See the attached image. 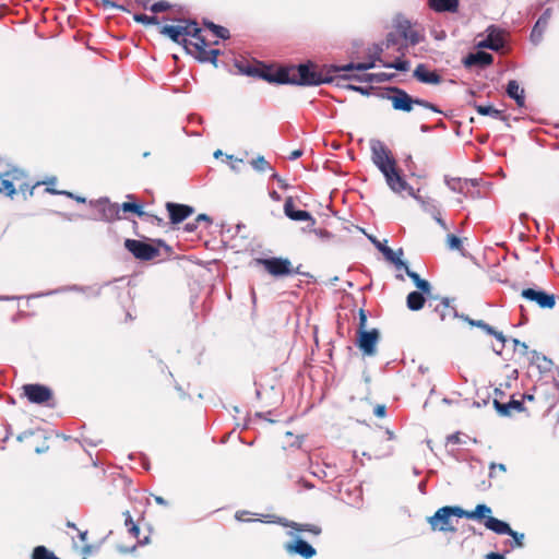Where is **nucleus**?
<instances>
[{
  "label": "nucleus",
  "instance_id": "15",
  "mask_svg": "<svg viewBox=\"0 0 559 559\" xmlns=\"http://www.w3.org/2000/svg\"><path fill=\"white\" fill-rule=\"evenodd\" d=\"M414 76L421 83L437 85L442 78L436 71H430L425 64H418L414 70Z\"/></svg>",
  "mask_w": 559,
  "mask_h": 559
},
{
  "label": "nucleus",
  "instance_id": "55",
  "mask_svg": "<svg viewBox=\"0 0 559 559\" xmlns=\"http://www.w3.org/2000/svg\"><path fill=\"white\" fill-rule=\"evenodd\" d=\"M124 516H126L124 524H126V526H127L128 528H130L132 524H135V523L133 522L132 516H131V514H130V512H129V511L124 512Z\"/></svg>",
  "mask_w": 559,
  "mask_h": 559
},
{
  "label": "nucleus",
  "instance_id": "20",
  "mask_svg": "<svg viewBox=\"0 0 559 559\" xmlns=\"http://www.w3.org/2000/svg\"><path fill=\"white\" fill-rule=\"evenodd\" d=\"M493 58L490 53L485 51H477L474 53H469L464 59V66L471 68L473 66L485 67L492 62Z\"/></svg>",
  "mask_w": 559,
  "mask_h": 559
},
{
  "label": "nucleus",
  "instance_id": "61",
  "mask_svg": "<svg viewBox=\"0 0 559 559\" xmlns=\"http://www.w3.org/2000/svg\"><path fill=\"white\" fill-rule=\"evenodd\" d=\"M270 197H271L274 201H280V199H281L280 194H278L276 191H272V192H270Z\"/></svg>",
  "mask_w": 559,
  "mask_h": 559
},
{
  "label": "nucleus",
  "instance_id": "57",
  "mask_svg": "<svg viewBox=\"0 0 559 559\" xmlns=\"http://www.w3.org/2000/svg\"><path fill=\"white\" fill-rule=\"evenodd\" d=\"M129 532L134 536V537H138L139 536V533H140V528L136 524H132L131 527L129 528Z\"/></svg>",
  "mask_w": 559,
  "mask_h": 559
},
{
  "label": "nucleus",
  "instance_id": "47",
  "mask_svg": "<svg viewBox=\"0 0 559 559\" xmlns=\"http://www.w3.org/2000/svg\"><path fill=\"white\" fill-rule=\"evenodd\" d=\"M512 342H513L515 347L518 346V348H521L523 355H526L528 353V350H527L528 347H527L526 343L521 342V341H519L516 338H513Z\"/></svg>",
  "mask_w": 559,
  "mask_h": 559
},
{
  "label": "nucleus",
  "instance_id": "11",
  "mask_svg": "<svg viewBox=\"0 0 559 559\" xmlns=\"http://www.w3.org/2000/svg\"><path fill=\"white\" fill-rule=\"evenodd\" d=\"M522 297L536 302L540 308L552 309L556 305L555 296L543 290L525 288L521 293Z\"/></svg>",
  "mask_w": 559,
  "mask_h": 559
},
{
  "label": "nucleus",
  "instance_id": "48",
  "mask_svg": "<svg viewBox=\"0 0 559 559\" xmlns=\"http://www.w3.org/2000/svg\"><path fill=\"white\" fill-rule=\"evenodd\" d=\"M433 219L444 229L448 230L445 222L441 218L440 210L437 211V215H431Z\"/></svg>",
  "mask_w": 559,
  "mask_h": 559
},
{
  "label": "nucleus",
  "instance_id": "64",
  "mask_svg": "<svg viewBox=\"0 0 559 559\" xmlns=\"http://www.w3.org/2000/svg\"><path fill=\"white\" fill-rule=\"evenodd\" d=\"M86 536H87V532H86V531H85V532H81V533H80V539H81L82 542H85V540H86Z\"/></svg>",
  "mask_w": 559,
  "mask_h": 559
},
{
  "label": "nucleus",
  "instance_id": "33",
  "mask_svg": "<svg viewBox=\"0 0 559 559\" xmlns=\"http://www.w3.org/2000/svg\"><path fill=\"white\" fill-rule=\"evenodd\" d=\"M32 559H60L45 546H37L33 550Z\"/></svg>",
  "mask_w": 559,
  "mask_h": 559
},
{
  "label": "nucleus",
  "instance_id": "23",
  "mask_svg": "<svg viewBox=\"0 0 559 559\" xmlns=\"http://www.w3.org/2000/svg\"><path fill=\"white\" fill-rule=\"evenodd\" d=\"M495 406L498 413L502 416H509L513 412L523 411V403L521 401L511 400L509 403L502 404L495 400Z\"/></svg>",
  "mask_w": 559,
  "mask_h": 559
},
{
  "label": "nucleus",
  "instance_id": "30",
  "mask_svg": "<svg viewBox=\"0 0 559 559\" xmlns=\"http://www.w3.org/2000/svg\"><path fill=\"white\" fill-rule=\"evenodd\" d=\"M347 79H354L358 82L372 83V82H383L385 80L384 73H364V74H349L346 76Z\"/></svg>",
  "mask_w": 559,
  "mask_h": 559
},
{
  "label": "nucleus",
  "instance_id": "56",
  "mask_svg": "<svg viewBox=\"0 0 559 559\" xmlns=\"http://www.w3.org/2000/svg\"><path fill=\"white\" fill-rule=\"evenodd\" d=\"M486 557H487V559H506L504 555L499 554V552H490Z\"/></svg>",
  "mask_w": 559,
  "mask_h": 559
},
{
  "label": "nucleus",
  "instance_id": "26",
  "mask_svg": "<svg viewBox=\"0 0 559 559\" xmlns=\"http://www.w3.org/2000/svg\"><path fill=\"white\" fill-rule=\"evenodd\" d=\"M491 509L486 504H477L475 510L473 511H465L463 510L462 518L471 519V520H481L487 519V516H490Z\"/></svg>",
  "mask_w": 559,
  "mask_h": 559
},
{
  "label": "nucleus",
  "instance_id": "6",
  "mask_svg": "<svg viewBox=\"0 0 559 559\" xmlns=\"http://www.w3.org/2000/svg\"><path fill=\"white\" fill-rule=\"evenodd\" d=\"M462 514L463 509L460 507H442L429 518L428 522L433 531L454 532L453 516L462 518Z\"/></svg>",
  "mask_w": 559,
  "mask_h": 559
},
{
  "label": "nucleus",
  "instance_id": "49",
  "mask_svg": "<svg viewBox=\"0 0 559 559\" xmlns=\"http://www.w3.org/2000/svg\"><path fill=\"white\" fill-rule=\"evenodd\" d=\"M347 88L356 91L362 95H369V88L362 87V86H356V85H347Z\"/></svg>",
  "mask_w": 559,
  "mask_h": 559
},
{
  "label": "nucleus",
  "instance_id": "13",
  "mask_svg": "<svg viewBox=\"0 0 559 559\" xmlns=\"http://www.w3.org/2000/svg\"><path fill=\"white\" fill-rule=\"evenodd\" d=\"M166 209L169 213V218L171 224H179L183 222L187 217L193 214V207L185 204H178L173 202L166 203Z\"/></svg>",
  "mask_w": 559,
  "mask_h": 559
},
{
  "label": "nucleus",
  "instance_id": "25",
  "mask_svg": "<svg viewBox=\"0 0 559 559\" xmlns=\"http://www.w3.org/2000/svg\"><path fill=\"white\" fill-rule=\"evenodd\" d=\"M429 5L437 12H454L457 9V0H429Z\"/></svg>",
  "mask_w": 559,
  "mask_h": 559
},
{
  "label": "nucleus",
  "instance_id": "3",
  "mask_svg": "<svg viewBox=\"0 0 559 559\" xmlns=\"http://www.w3.org/2000/svg\"><path fill=\"white\" fill-rule=\"evenodd\" d=\"M38 185L39 182H36L31 187L26 182V175L23 170L17 168L9 169L0 163V194L12 198L16 192V188L23 193L31 188L29 194H32V189Z\"/></svg>",
  "mask_w": 559,
  "mask_h": 559
},
{
  "label": "nucleus",
  "instance_id": "32",
  "mask_svg": "<svg viewBox=\"0 0 559 559\" xmlns=\"http://www.w3.org/2000/svg\"><path fill=\"white\" fill-rule=\"evenodd\" d=\"M530 354H531L530 359H531L532 364L537 365V367L539 369H542V368L548 369V367L551 364V360H549L546 356H544L543 354H540L536 350H532Z\"/></svg>",
  "mask_w": 559,
  "mask_h": 559
},
{
  "label": "nucleus",
  "instance_id": "40",
  "mask_svg": "<svg viewBox=\"0 0 559 559\" xmlns=\"http://www.w3.org/2000/svg\"><path fill=\"white\" fill-rule=\"evenodd\" d=\"M134 20L146 25L158 24V20L155 15L136 14L134 15Z\"/></svg>",
  "mask_w": 559,
  "mask_h": 559
},
{
  "label": "nucleus",
  "instance_id": "35",
  "mask_svg": "<svg viewBox=\"0 0 559 559\" xmlns=\"http://www.w3.org/2000/svg\"><path fill=\"white\" fill-rule=\"evenodd\" d=\"M120 210L123 212H133L138 216H143L146 213L142 210V206L140 204H136L134 202H124L120 205Z\"/></svg>",
  "mask_w": 559,
  "mask_h": 559
},
{
  "label": "nucleus",
  "instance_id": "42",
  "mask_svg": "<svg viewBox=\"0 0 559 559\" xmlns=\"http://www.w3.org/2000/svg\"><path fill=\"white\" fill-rule=\"evenodd\" d=\"M384 67L393 68L399 71H407L409 69V62L406 60H396L393 63H385Z\"/></svg>",
  "mask_w": 559,
  "mask_h": 559
},
{
  "label": "nucleus",
  "instance_id": "44",
  "mask_svg": "<svg viewBox=\"0 0 559 559\" xmlns=\"http://www.w3.org/2000/svg\"><path fill=\"white\" fill-rule=\"evenodd\" d=\"M416 287L420 290L419 293H421L423 295L425 294L429 296L431 294V285L426 280H421L420 282H418Z\"/></svg>",
  "mask_w": 559,
  "mask_h": 559
},
{
  "label": "nucleus",
  "instance_id": "31",
  "mask_svg": "<svg viewBox=\"0 0 559 559\" xmlns=\"http://www.w3.org/2000/svg\"><path fill=\"white\" fill-rule=\"evenodd\" d=\"M473 107L475 108V110L481 115V116H490L495 119H503V115H502V111L499 110V109H496L493 108L492 106L490 105H477V104H472Z\"/></svg>",
  "mask_w": 559,
  "mask_h": 559
},
{
  "label": "nucleus",
  "instance_id": "14",
  "mask_svg": "<svg viewBox=\"0 0 559 559\" xmlns=\"http://www.w3.org/2000/svg\"><path fill=\"white\" fill-rule=\"evenodd\" d=\"M284 213L292 221H296V222L306 221V222L310 223V226H313L316 224V219L312 217V215L309 212L295 209L294 200L292 197H288L284 203Z\"/></svg>",
  "mask_w": 559,
  "mask_h": 559
},
{
  "label": "nucleus",
  "instance_id": "38",
  "mask_svg": "<svg viewBox=\"0 0 559 559\" xmlns=\"http://www.w3.org/2000/svg\"><path fill=\"white\" fill-rule=\"evenodd\" d=\"M119 212H120V206L118 204H109L104 210V217L107 221L115 219V218H117L119 216Z\"/></svg>",
  "mask_w": 559,
  "mask_h": 559
},
{
  "label": "nucleus",
  "instance_id": "59",
  "mask_svg": "<svg viewBox=\"0 0 559 559\" xmlns=\"http://www.w3.org/2000/svg\"><path fill=\"white\" fill-rule=\"evenodd\" d=\"M301 156V151L299 150H296V151H293L289 155V159L290 160H295L297 158H299Z\"/></svg>",
  "mask_w": 559,
  "mask_h": 559
},
{
  "label": "nucleus",
  "instance_id": "2",
  "mask_svg": "<svg viewBox=\"0 0 559 559\" xmlns=\"http://www.w3.org/2000/svg\"><path fill=\"white\" fill-rule=\"evenodd\" d=\"M270 82L281 84L320 85L325 82L312 66L299 64L297 67L281 68L274 74L266 76Z\"/></svg>",
  "mask_w": 559,
  "mask_h": 559
},
{
  "label": "nucleus",
  "instance_id": "28",
  "mask_svg": "<svg viewBox=\"0 0 559 559\" xmlns=\"http://www.w3.org/2000/svg\"><path fill=\"white\" fill-rule=\"evenodd\" d=\"M425 297L419 292H412L406 297V306L412 311H418L423 309L425 305Z\"/></svg>",
  "mask_w": 559,
  "mask_h": 559
},
{
  "label": "nucleus",
  "instance_id": "29",
  "mask_svg": "<svg viewBox=\"0 0 559 559\" xmlns=\"http://www.w3.org/2000/svg\"><path fill=\"white\" fill-rule=\"evenodd\" d=\"M416 201H418L423 207V210L430 215H437V211L439 210V206L437 202L433 199L430 198H423L414 192V195H412Z\"/></svg>",
  "mask_w": 559,
  "mask_h": 559
},
{
  "label": "nucleus",
  "instance_id": "60",
  "mask_svg": "<svg viewBox=\"0 0 559 559\" xmlns=\"http://www.w3.org/2000/svg\"><path fill=\"white\" fill-rule=\"evenodd\" d=\"M515 543H516V546L521 547L523 546V538H524V535L523 534H519L518 533V537H513Z\"/></svg>",
  "mask_w": 559,
  "mask_h": 559
},
{
  "label": "nucleus",
  "instance_id": "21",
  "mask_svg": "<svg viewBox=\"0 0 559 559\" xmlns=\"http://www.w3.org/2000/svg\"><path fill=\"white\" fill-rule=\"evenodd\" d=\"M379 56H370L369 57V60L368 61H364V62H349L345 66H342V67H338L336 68V71H367L369 69H372L376 67V61L379 60Z\"/></svg>",
  "mask_w": 559,
  "mask_h": 559
},
{
  "label": "nucleus",
  "instance_id": "58",
  "mask_svg": "<svg viewBox=\"0 0 559 559\" xmlns=\"http://www.w3.org/2000/svg\"><path fill=\"white\" fill-rule=\"evenodd\" d=\"M47 191L50 192V193H55V194H66V195H68L70 198H74L71 192H67V191H56V190L49 189V188L47 189Z\"/></svg>",
  "mask_w": 559,
  "mask_h": 559
},
{
  "label": "nucleus",
  "instance_id": "62",
  "mask_svg": "<svg viewBox=\"0 0 559 559\" xmlns=\"http://www.w3.org/2000/svg\"><path fill=\"white\" fill-rule=\"evenodd\" d=\"M496 467H498V469H500L502 472L506 471V466L503 464H498V465L491 464V466H490L491 471L495 469Z\"/></svg>",
  "mask_w": 559,
  "mask_h": 559
},
{
  "label": "nucleus",
  "instance_id": "18",
  "mask_svg": "<svg viewBox=\"0 0 559 559\" xmlns=\"http://www.w3.org/2000/svg\"><path fill=\"white\" fill-rule=\"evenodd\" d=\"M286 550L298 554L305 559H310L316 555V549L302 539H296L294 544H288Z\"/></svg>",
  "mask_w": 559,
  "mask_h": 559
},
{
  "label": "nucleus",
  "instance_id": "5",
  "mask_svg": "<svg viewBox=\"0 0 559 559\" xmlns=\"http://www.w3.org/2000/svg\"><path fill=\"white\" fill-rule=\"evenodd\" d=\"M391 91L392 94L388 98L395 110L409 112L413 109V105H419L435 112H441L433 104L420 98H413L404 90L394 87Z\"/></svg>",
  "mask_w": 559,
  "mask_h": 559
},
{
  "label": "nucleus",
  "instance_id": "34",
  "mask_svg": "<svg viewBox=\"0 0 559 559\" xmlns=\"http://www.w3.org/2000/svg\"><path fill=\"white\" fill-rule=\"evenodd\" d=\"M204 25L213 32L216 37L227 39L229 37V31L223 26L216 25L213 22H205Z\"/></svg>",
  "mask_w": 559,
  "mask_h": 559
},
{
  "label": "nucleus",
  "instance_id": "63",
  "mask_svg": "<svg viewBox=\"0 0 559 559\" xmlns=\"http://www.w3.org/2000/svg\"><path fill=\"white\" fill-rule=\"evenodd\" d=\"M155 501L158 503V504H162V506H165L166 504V501L164 500V498L162 497H155Z\"/></svg>",
  "mask_w": 559,
  "mask_h": 559
},
{
  "label": "nucleus",
  "instance_id": "9",
  "mask_svg": "<svg viewBox=\"0 0 559 559\" xmlns=\"http://www.w3.org/2000/svg\"><path fill=\"white\" fill-rule=\"evenodd\" d=\"M124 247L130 251L135 259L142 261H150L155 259L159 254V250L146 242L135 239H127Z\"/></svg>",
  "mask_w": 559,
  "mask_h": 559
},
{
  "label": "nucleus",
  "instance_id": "51",
  "mask_svg": "<svg viewBox=\"0 0 559 559\" xmlns=\"http://www.w3.org/2000/svg\"><path fill=\"white\" fill-rule=\"evenodd\" d=\"M195 222L198 224L201 222H205L207 225L212 223L211 218L206 214H199L195 218Z\"/></svg>",
  "mask_w": 559,
  "mask_h": 559
},
{
  "label": "nucleus",
  "instance_id": "10",
  "mask_svg": "<svg viewBox=\"0 0 559 559\" xmlns=\"http://www.w3.org/2000/svg\"><path fill=\"white\" fill-rule=\"evenodd\" d=\"M23 391L28 401L35 404H44L52 397L51 390L43 384H26Z\"/></svg>",
  "mask_w": 559,
  "mask_h": 559
},
{
  "label": "nucleus",
  "instance_id": "36",
  "mask_svg": "<svg viewBox=\"0 0 559 559\" xmlns=\"http://www.w3.org/2000/svg\"><path fill=\"white\" fill-rule=\"evenodd\" d=\"M461 318H463L466 322H468L469 325L477 326V328L481 329L483 331H485L487 334L493 333V328L490 326L489 324H487L486 322H484L483 320H473V319H469L468 317H464V316H461Z\"/></svg>",
  "mask_w": 559,
  "mask_h": 559
},
{
  "label": "nucleus",
  "instance_id": "46",
  "mask_svg": "<svg viewBox=\"0 0 559 559\" xmlns=\"http://www.w3.org/2000/svg\"><path fill=\"white\" fill-rule=\"evenodd\" d=\"M404 270H405L407 276L414 282L415 286L417 285L418 282H420L423 280L416 272L412 271L408 267V265H406V267H404Z\"/></svg>",
  "mask_w": 559,
  "mask_h": 559
},
{
  "label": "nucleus",
  "instance_id": "53",
  "mask_svg": "<svg viewBox=\"0 0 559 559\" xmlns=\"http://www.w3.org/2000/svg\"><path fill=\"white\" fill-rule=\"evenodd\" d=\"M374 415L378 417H383L385 415V406L377 405L374 408Z\"/></svg>",
  "mask_w": 559,
  "mask_h": 559
},
{
  "label": "nucleus",
  "instance_id": "19",
  "mask_svg": "<svg viewBox=\"0 0 559 559\" xmlns=\"http://www.w3.org/2000/svg\"><path fill=\"white\" fill-rule=\"evenodd\" d=\"M488 32L487 38L479 43V47L499 51L504 46L502 35L495 28H489Z\"/></svg>",
  "mask_w": 559,
  "mask_h": 559
},
{
  "label": "nucleus",
  "instance_id": "7",
  "mask_svg": "<svg viewBox=\"0 0 559 559\" xmlns=\"http://www.w3.org/2000/svg\"><path fill=\"white\" fill-rule=\"evenodd\" d=\"M366 316L360 311V330L358 331L357 344L364 355L372 356L376 354V347L379 341V332L373 329L371 331H365Z\"/></svg>",
  "mask_w": 559,
  "mask_h": 559
},
{
  "label": "nucleus",
  "instance_id": "37",
  "mask_svg": "<svg viewBox=\"0 0 559 559\" xmlns=\"http://www.w3.org/2000/svg\"><path fill=\"white\" fill-rule=\"evenodd\" d=\"M286 526H289V527L295 528L297 531H307V532H310V533H312L314 535H318L321 532V530L318 526L310 525V524L300 525V524H298L296 522H292L289 524H286Z\"/></svg>",
  "mask_w": 559,
  "mask_h": 559
},
{
  "label": "nucleus",
  "instance_id": "16",
  "mask_svg": "<svg viewBox=\"0 0 559 559\" xmlns=\"http://www.w3.org/2000/svg\"><path fill=\"white\" fill-rule=\"evenodd\" d=\"M551 17V9H546L544 13L539 16L537 22L535 23L532 33H531V40L537 45L540 43L543 38V34L548 25V22Z\"/></svg>",
  "mask_w": 559,
  "mask_h": 559
},
{
  "label": "nucleus",
  "instance_id": "4",
  "mask_svg": "<svg viewBox=\"0 0 559 559\" xmlns=\"http://www.w3.org/2000/svg\"><path fill=\"white\" fill-rule=\"evenodd\" d=\"M179 27H181L183 37L185 36H191L195 39V43L193 44L197 52L198 58L201 61H210L214 64H216V59L219 53V50L216 49H207L206 40L200 35L201 28L198 26V24L193 21H182L179 24Z\"/></svg>",
  "mask_w": 559,
  "mask_h": 559
},
{
  "label": "nucleus",
  "instance_id": "43",
  "mask_svg": "<svg viewBox=\"0 0 559 559\" xmlns=\"http://www.w3.org/2000/svg\"><path fill=\"white\" fill-rule=\"evenodd\" d=\"M447 241L451 250H460L462 247L461 239L455 235H448Z\"/></svg>",
  "mask_w": 559,
  "mask_h": 559
},
{
  "label": "nucleus",
  "instance_id": "52",
  "mask_svg": "<svg viewBox=\"0 0 559 559\" xmlns=\"http://www.w3.org/2000/svg\"><path fill=\"white\" fill-rule=\"evenodd\" d=\"M489 335H492L495 336L498 341L501 342L502 344V347L504 346V343H506V337L504 335L501 333V332H498L493 329V333H490Z\"/></svg>",
  "mask_w": 559,
  "mask_h": 559
},
{
  "label": "nucleus",
  "instance_id": "1",
  "mask_svg": "<svg viewBox=\"0 0 559 559\" xmlns=\"http://www.w3.org/2000/svg\"><path fill=\"white\" fill-rule=\"evenodd\" d=\"M370 148L371 159L383 174L390 189L395 193L407 191L409 195H414V189L401 176L390 150L378 140L371 142Z\"/></svg>",
  "mask_w": 559,
  "mask_h": 559
},
{
  "label": "nucleus",
  "instance_id": "22",
  "mask_svg": "<svg viewBox=\"0 0 559 559\" xmlns=\"http://www.w3.org/2000/svg\"><path fill=\"white\" fill-rule=\"evenodd\" d=\"M507 94L510 98L515 100L519 107H523L525 105L524 90L520 86L518 81H509L507 85Z\"/></svg>",
  "mask_w": 559,
  "mask_h": 559
},
{
  "label": "nucleus",
  "instance_id": "50",
  "mask_svg": "<svg viewBox=\"0 0 559 559\" xmlns=\"http://www.w3.org/2000/svg\"><path fill=\"white\" fill-rule=\"evenodd\" d=\"M369 239L370 241L376 246V248L382 252V249L383 248H388V246H385L384 243H382L381 241H379L376 237L373 236H369Z\"/></svg>",
  "mask_w": 559,
  "mask_h": 559
},
{
  "label": "nucleus",
  "instance_id": "8",
  "mask_svg": "<svg viewBox=\"0 0 559 559\" xmlns=\"http://www.w3.org/2000/svg\"><path fill=\"white\" fill-rule=\"evenodd\" d=\"M258 263L262 264L271 275L276 277L301 273L299 270L301 265L293 269L292 262L285 258L260 259Z\"/></svg>",
  "mask_w": 559,
  "mask_h": 559
},
{
  "label": "nucleus",
  "instance_id": "54",
  "mask_svg": "<svg viewBox=\"0 0 559 559\" xmlns=\"http://www.w3.org/2000/svg\"><path fill=\"white\" fill-rule=\"evenodd\" d=\"M198 227V223L194 221L193 223H187L185 225V230L188 233H193Z\"/></svg>",
  "mask_w": 559,
  "mask_h": 559
},
{
  "label": "nucleus",
  "instance_id": "41",
  "mask_svg": "<svg viewBox=\"0 0 559 559\" xmlns=\"http://www.w3.org/2000/svg\"><path fill=\"white\" fill-rule=\"evenodd\" d=\"M448 187L457 192H462L464 189V186H466V181H462L461 179H451L447 181Z\"/></svg>",
  "mask_w": 559,
  "mask_h": 559
},
{
  "label": "nucleus",
  "instance_id": "45",
  "mask_svg": "<svg viewBox=\"0 0 559 559\" xmlns=\"http://www.w3.org/2000/svg\"><path fill=\"white\" fill-rule=\"evenodd\" d=\"M169 3L166 1H159L151 7V11L154 13L164 12L169 9Z\"/></svg>",
  "mask_w": 559,
  "mask_h": 559
},
{
  "label": "nucleus",
  "instance_id": "12",
  "mask_svg": "<svg viewBox=\"0 0 559 559\" xmlns=\"http://www.w3.org/2000/svg\"><path fill=\"white\" fill-rule=\"evenodd\" d=\"M399 34L412 46H415L424 40L423 31L407 20L401 21L397 24Z\"/></svg>",
  "mask_w": 559,
  "mask_h": 559
},
{
  "label": "nucleus",
  "instance_id": "24",
  "mask_svg": "<svg viewBox=\"0 0 559 559\" xmlns=\"http://www.w3.org/2000/svg\"><path fill=\"white\" fill-rule=\"evenodd\" d=\"M382 253L388 261L395 265L396 269L401 270L406 267L407 264L402 260L403 249L400 248L399 250L394 251L388 247L382 249Z\"/></svg>",
  "mask_w": 559,
  "mask_h": 559
},
{
  "label": "nucleus",
  "instance_id": "39",
  "mask_svg": "<svg viewBox=\"0 0 559 559\" xmlns=\"http://www.w3.org/2000/svg\"><path fill=\"white\" fill-rule=\"evenodd\" d=\"M252 167L258 171H264L266 169H271L270 164L265 160L263 156H258L257 158L251 160Z\"/></svg>",
  "mask_w": 559,
  "mask_h": 559
},
{
  "label": "nucleus",
  "instance_id": "27",
  "mask_svg": "<svg viewBox=\"0 0 559 559\" xmlns=\"http://www.w3.org/2000/svg\"><path fill=\"white\" fill-rule=\"evenodd\" d=\"M182 28L178 25H164L160 29V33L167 37H169L175 43H187L183 38Z\"/></svg>",
  "mask_w": 559,
  "mask_h": 559
},
{
  "label": "nucleus",
  "instance_id": "17",
  "mask_svg": "<svg viewBox=\"0 0 559 559\" xmlns=\"http://www.w3.org/2000/svg\"><path fill=\"white\" fill-rule=\"evenodd\" d=\"M486 528L497 533V534H507L512 537H518V533L514 532L507 522H503L493 516H487L484 522Z\"/></svg>",
  "mask_w": 559,
  "mask_h": 559
}]
</instances>
